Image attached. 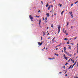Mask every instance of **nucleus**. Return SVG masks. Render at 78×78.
Returning <instances> with one entry per match:
<instances>
[{"instance_id": "nucleus-1", "label": "nucleus", "mask_w": 78, "mask_h": 78, "mask_svg": "<svg viewBox=\"0 0 78 78\" xmlns=\"http://www.w3.org/2000/svg\"><path fill=\"white\" fill-rule=\"evenodd\" d=\"M65 53H66V54L67 55H68V56H72V54H69V53H67V52H66V51H65Z\"/></svg>"}, {"instance_id": "nucleus-2", "label": "nucleus", "mask_w": 78, "mask_h": 78, "mask_svg": "<svg viewBox=\"0 0 78 78\" xmlns=\"http://www.w3.org/2000/svg\"><path fill=\"white\" fill-rule=\"evenodd\" d=\"M58 34H59V33L60 32V30H61V27H60V26L58 25Z\"/></svg>"}, {"instance_id": "nucleus-3", "label": "nucleus", "mask_w": 78, "mask_h": 78, "mask_svg": "<svg viewBox=\"0 0 78 78\" xmlns=\"http://www.w3.org/2000/svg\"><path fill=\"white\" fill-rule=\"evenodd\" d=\"M29 17H30V19L31 20V21H32V22H33V17L31 16V15H30Z\"/></svg>"}, {"instance_id": "nucleus-4", "label": "nucleus", "mask_w": 78, "mask_h": 78, "mask_svg": "<svg viewBox=\"0 0 78 78\" xmlns=\"http://www.w3.org/2000/svg\"><path fill=\"white\" fill-rule=\"evenodd\" d=\"M38 45H40V46H41V45H42V43H40L39 42H38Z\"/></svg>"}, {"instance_id": "nucleus-5", "label": "nucleus", "mask_w": 78, "mask_h": 78, "mask_svg": "<svg viewBox=\"0 0 78 78\" xmlns=\"http://www.w3.org/2000/svg\"><path fill=\"white\" fill-rule=\"evenodd\" d=\"M42 32H43V36H44V35L45 34V33L44 31H43Z\"/></svg>"}, {"instance_id": "nucleus-6", "label": "nucleus", "mask_w": 78, "mask_h": 78, "mask_svg": "<svg viewBox=\"0 0 78 78\" xmlns=\"http://www.w3.org/2000/svg\"><path fill=\"white\" fill-rule=\"evenodd\" d=\"M46 15H47L48 17H49L50 16V14H49V13H47L46 14Z\"/></svg>"}, {"instance_id": "nucleus-7", "label": "nucleus", "mask_w": 78, "mask_h": 78, "mask_svg": "<svg viewBox=\"0 0 78 78\" xmlns=\"http://www.w3.org/2000/svg\"><path fill=\"white\" fill-rule=\"evenodd\" d=\"M49 5H48V3H47L46 6V8H47V7H48V6Z\"/></svg>"}, {"instance_id": "nucleus-8", "label": "nucleus", "mask_w": 78, "mask_h": 78, "mask_svg": "<svg viewBox=\"0 0 78 78\" xmlns=\"http://www.w3.org/2000/svg\"><path fill=\"white\" fill-rule=\"evenodd\" d=\"M41 20H39V25H41Z\"/></svg>"}, {"instance_id": "nucleus-9", "label": "nucleus", "mask_w": 78, "mask_h": 78, "mask_svg": "<svg viewBox=\"0 0 78 78\" xmlns=\"http://www.w3.org/2000/svg\"><path fill=\"white\" fill-rule=\"evenodd\" d=\"M72 65H70V66H69V67L68 68V69H70V68H71V67H72Z\"/></svg>"}, {"instance_id": "nucleus-10", "label": "nucleus", "mask_w": 78, "mask_h": 78, "mask_svg": "<svg viewBox=\"0 0 78 78\" xmlns=\"http://www.w3.org/2000/svg\"><path fill=\"white\" fill-rule=\"evenodd\" d=\"M58 5H60V7H61L62 6V4H61L60 3L58 4Z\"/></svg>"}, {"instance_id": "nucleus-11", "label": "nucleus", "mask_w": 78, "mask_h": 78, "mask_svg": "<svg viewBox=\"0 0 78 78\" xmlns=\"http://www.w3.org/2000/svg\"><path fill=\"white\" fill-rule=\"evenodd\" d=\"M64 49V51H66V47H65Z\"/></svg>"}, {"instance_id": "nucleus-12", "label": "nucleus", "mask_w": 78, "mask_h": 78, "mask_svg": "<svg viewBox=\"0 0 78 78\" xmlns=\"http://www.w3.org/2000/svg\"><path fill=\"white\" fill-rule=\"evenodd\" d=\"M55 55H56V56H58L59 55H58V54L55 53Z\"/></svg>"}, {"instance_id": "nucleus-13", "label": "nucleus", "mask_w": 78, "mask_h": 78, "mask_svg": "<svg viewBox=\"0 0 78 78\" xmlns=\"http://www.w3.org/2000/svg\"><path fill=\"white\" fill-rule=\"evenodd\" d=\"M64 11H62V12L61 13V14L62 15V14H63V13H64Z\"/></svg>"}, {"instance_id": "nucleus-14", "label": "nucleus", "mask_w": 78, "mask_h": 78, "mask_svg": "<svg viewBox=\"0 0 78 78\" xmlns=\"http://www.w3.org/2000/svg\"><path fill=\"white\" fill-rule=\"evenodd\" d=\"M66 23L67 24L66 25V27H67V25H69V22H67Z\"/></svg>"}, {"instance_id": "nucleus-15", "label": "nucleus", "mask_w": 78, "mask_h": 78, "mask_svg": "<svg viewBox=\"0 0 78 78\" xmlns=\"http://www.w3.org/2000/svg\"><path fill=\"white\" fill-rule=\"evenodd\" d=\"M69 13H70V15H71V14H72V12H69Z\"/></svg>"}, {"instance_id": "nucleus-16", "label": "nucleus", "mask_w": 78, "mask_h": 78, "mask_svg": "<svg viewBox=\"0 0 78 78\" xmlns=\"http://www.w3.org/2000/svg\"><path fill=\"white\" fill-rule=\"evenodd\" d=\"M50 6H49L48 7V10H49L50 9Z\"/></svg>"}, {"instance_id": "nucleus-17", "label": "nucleus", "mask_w": 78, "mask_h": 78, "mask_svg": "<svg viewBox=\"0 0 78 78\" xmlns=\"http://www.w3.org/2000/svg\"><path fill=\"white\" fill-rule=\"evenodd\" d=\"M65 41H66V40H68V39H67V38H66L64 39Z\"/></svg>"}, {"instance_id": "nucleus-18", "label": "nucleus", "mask_w": 78, "mask_h": 78, "mask_svg": "<svg viewBox=\"0 0 78 78\" xmlns=\"http://www.w3.org/2000/svg\"><path fill=\"white\" fill-rule=\"evenodd\" d=\"M51 28H53V24L51 25Z\"/></svg>"}, {"instance_id": "nucleus-19", "label": "nucleus", "mask_w": 78, "mask_h": 78, "mask_svg": "<svg viewBox=\"0 0 78 78\" xmlns=\"http://www.w3.org/2000/svg\"><path fill=\"white\" fill-rule=\"evenodd\" d=\"M62 44V43H61V44H59V45H57V47H58V46H59L60 47L61 46V44Z\"/></svg>"}, {"instance_id": "nucleus-20", "label": "nucleus", "mask_w": 78, "mask_h": 78, "mask_svg": "<svg viewBox=\"0 0 78 78\" xmlns=\"http://www.w3.org/2000/svg\"><path fill=\"white\" fill-rule=\"evenodd\" d=\"M55 37L53 39H52V41H54V40H55Z\"/></svg>"}, {"instance_id": "nucleus-21", "label": "nucleus", "mask_w": 78, "mask_h": 78, "mask_svg": "<svg viewBox=\"0 0 78 78\" xmlns=\"http://www.w3.org/2000/svg\"><path fill=\"white\" fill-rule=\"evenodd\" d=\"M64 33H65V34H66V33H67V31L65 30L64 32Z\"/></svg>"}, {"instance_id": "nucleus-22", "label": "nucleus", "mask_w": 78, "mask_h": 78, "mask_svg": "<svg viewBox=\"0 0 78 78\" xmlns=\"http://www.w3.org/2000/svg\"><path fill=\"white\" fill-rule=\"evenodd\" d=\"M78 3V1L75 2H74L75 4H76V3Z\"/></svg>"}, {"instance_id": "nucleus-23", "label": "nucleus", "mask_w": 78, "mask_h": 78, "mask_svg": "<svg viewBox=\"0 0 78 78\" xmlns=\"http://www.w3.org/2000/svg\"><path fill=\"white\" fill-rule=\"evenodd\" d=\"M51 59L52 60H53V59H55V58H54V57H53V58H51Z\"/></svg>"}, {"instance_id": "nucleus-24", "label": "nucleus", "mask_w": 78, "mask_h": 78, "mask_svg": "<svg viewBox=\"0 0 78 78\" xmlns=\"http://www.w3.org/2000/svg\"><path fill=\"white\" fill-rule=\"evenodd\" d=\"M35 17H38V18H39V16H36Z\"/></svg>"}, {"instance_id": "nucleus-25", "label": "nucleus", "mask_w": 78, "mask_h": 78, "mask_svg": "<svg viewBox=\"0 0 78 78\" xmlns=\"http://www.w3.org/2000/svg\"><path fill=\"white\" fill-rule=\"evenodd\" d=\"M49 59H50V60H51V58H48Z\"/></svg>"}, {"instance_id": "nucleus-26", "label": "nucleus", "mask_w": 78, "mask_h": 78, "mask_svg": "<svg viewBox=\"0 0 78 78\" xmlns=\"http://www.w3.org/2000/svg\"><path fill=\"white\" fill-rule=\"evenodd\" d=\"M73 61V63H74V62H75V60H73V61Z\"/></svg>"}, {"instance_id": "nucleus-27", "label": "nucleus", "mask_w": 78, "mask_h": 78, "mask_svg": "<svg viewBox=\"0 0 78 78\" xmlns=\"http://www.w3.org/2000/svg\"><path fill=\"white\" fill-rule=\"evenodd\" d=\"M67 44H70V43H69V41H68L67 42Z\"/></svg>"}, {"instance_id": "nucleus-28", "label": "nucleus", "mask_w": 78, "mask_h": 78, "mask_svg": "<svg viewBox=\"0 0 78 78\" xmlns=\"http://www.w3.org/2000/svg\"><path fill=\"white\" fill-rule=\"evenodd\" d=\"M73 5V4H71V6H72Z\"/></svg>"}, {"instance_id": "nucleus-29", "label": "nucleus", "mask_w": 78, "mask_h": 78, "mask_svg": "<svg viewBox=\"0 0 78 78\" xmlns=\"http://www.w3.org/2000/svg\"><path fill=\"white\" fill-rule=\"evenodd\" d=\"M67 70H66V72L64 73L65 74H66V73H67Z\"/></svg>"}, {"instance_id": "nucleus-30", "label": "nucleus", "mask_w": 78, "mask_h": 78, "mask_svg": "<svg viewBox=\"0 0 78 78\" xmlns=\"http://www.w3.org/2000/svg\"><path fill=\"white\" fill-rule=\"evenodd\" d=\"M71 60V58H70L69 59V60H68V62H69Z\"/></svg>"}, {"instance_id": "nucleus-31", "label": "nucleus", "mask_w": 78, "mask_h": 78, "mask_svg": "<svg viewBox=\"0 0 78 78\" xmlns=\"http://www.w3.org/2000/svg\"><path fill=\"white\" fill-rule=\"evenodd\" d=\"M69 49H71V47L70 46H69Z\"/></svg>"}, {"instance_id": "nucleus-32", "label": "nucleus", "mask_w": 78, "mask_h": 78, "mask_svg": "<svg viewBox=\"0 0 78 78\" xmlns=\"http://www.w3.org/2000/svg\"><path fill=\"white\" fill-rule=\"evenodd\" d=\"M64 58H65V59H67V58H68L67 57H64Z\"/></svg>"}, {"instance_id": "nucleus-33", "label": "nucleus", "mask_w": 78, "mask_h": 78, "mask_svg": "<svg viewBox=\"0 0 78 78\" xmlns=\"http://www.w3.org/2000/svg\"><path fill=\"white\" fill-rule=\"evenodd\" d=\"M41 2L42 5H43L44 4V3H43V2L41 1Z\"/></svg>"}, {"instance_id": "nucleus-34", "label": "nucleus", "mask_w": 78, "mask_h": 78, "mask_svg": "<svg viewBox=\"0 0 78 78\" xmlns=\"http://www.w3.org/2000/svg\"><path fill=\"white\" fill-rule=\"evenodd\" d=\"M65 56H66V55H65V54H64V55H63V57H64V58H65V57H66Z\"/></svg>"}, {"instance_id": "nucleus-35", "label": "nucleus", "mask_w": 78, "mask_h": 78, "mask_svg": "<svg viewBox=\"0 0 78 78\" xmlns=\"http://www.w3.org/2000/svg\"><path fill=\"white\" fill-rule=\"evenodd\" d=\"M45 20H47V18L46 17V18H45Z\"/></svg>"}, {"instance_id": "nucleus-36", "label": "nucleus", "mask_w": 78, "mask_h": 78, "mask_svg": "<svg viewBox=\"0 0 78 78\" xmlns=\"http://www.w3.org/2000/svg\"><path fill=\"white\" fill-rule=\"evenodd\" d=\"M76 38H77V37H75L74 38V40H75V39H76Z\"/></svg>"}, {"instance_id": "nucleus-37", "label": "nucleus", "mask_w": 78, "mask_h": 78, "mask_svg": "<svg viewBox=\"0 0 78 78\" xmlns=\"http://www.w3.org/2000/svg\"><path fill=\"white\" fill-rule=\"evenodd\" d=\"M44 22H45V23H47V20H45V21H44Z\"/></svg>"}, {"instance_id": "nucleus-38", "label": "nucleus", "mask_w": 78, "mask_h": 78, "mask_svg": "<svg viewBox=\"0 0 78 78\" xmlns=\"http://www.w3.org/2000/svg\"><path fill=\"white\" fill-rule=\"evenodd\" d=\"M73 61V58H72V59L71 60V61Z\"/></svg>"}, {"instance_id": "nucleus-39", "label": "nucleus", "mask_w": 78, "mask_h": 78, "mask_svg": "<svg viewBox=\"0 0 78 78\" xmlns=\"http://www.w3.org/2000/svg\"><path fill=\"white\" fill-rule=\"evenodd\" d=\"M75 64L74 63L73 64V66H75Z\"/></svg>"}, {"instance_id": "nucleus-40", "label": "nucleus", "mask_w": 78, "mask_h": 78, "mask_svg": "<svg viewBox=\"0 0 78 78\" xmlns=\"http://www.w3.org/2000/svg\"><path fill=\"white\" fill-rule=\"evenodd\" d=\"M62 73V72H60L59 73H60V74H61V73Z\"/></svg>"}, {"instance_id": "nucleus-41", "label": "nucleus", "mask_w": 78, "mask_h": 78, "mask_svg": "<svg viewBox=\"0 0 78 78\" xmlns=\"http://www.w3.org/2000/svg\"><path fill=\"white\" fill-rule=\"evenodd\" d=\"M74 63L75 64H76V62H75Z\"/></svg>"}, {"instance_id": "nucleus-42", "label": "nucleus", "mask_w": 78, "mask_h": 78, "mask_svg": "<svg viewBox=\"0 0 78 78\" xmlns=\"http://www.w3.org/2000/svg\"><path fill=\"white\" fill-rule=\"evenodd\" d=\"M67 64H68V63H66L65 64V65H67Z\"/></svg>"}, {"instance_id": "nucleus-43", "label": "nucleus", "mask_w": 78, "mask_h": 78, "mask_svg": "<svg viewBox=\"0 0 78 78\" xmlns=\"http://www.w3.org/2000/svg\"><path fill=\"white\" fill-rule=\"evenodd\" d=\"M77 67H78V63H77Z\"/></svg>"}, {"instance_id": "nucleus-44", "label": "nucleus", "mask_w": 78, "mask_h": 78, "mask_svg": "<svg viewBox=\"0 0 78 78\" xmlns=\"http://www.w3.org/2000/svg\"><path fill=\"white\" fill-rule=\"evenodd\" d=\"M71 16H72V18H73V15H71Z\"/></svg>"}, {"instance_id": "nucleus-45", "label": "nucleus", "mask_w": 78, "mask_h": 78, "mask_svg": "<svg viewBox=\"0 0 78 78\" xmlns=\"http://www.w3.org/2000/svg\"><path fill=\"white\" fill-rule=\"evenodd\" d=\"M73 66H72L71 67V69H73Z\"/></svg>"}, {"instance_id": "nucleus-46", "label": "nucleus", "mask_w": 78, "mask_h": 78, "mask_svg": "<svg viewBox=\"0 0 78 78\" xmlns=\"http://www.w3.org/2000/svg\"><path fill=\"white\" fill-rule=\"evenodd\" d=\"M50 37H49L48 38V39H50Z\"/></svg>"}, {"instance_id": "nucleus-47", "label": "nucleus", "mask_w": 78, "mask_h": 78, "mask_svg": "<svg viewBox=\"0 0 78 78\" xmlns=\"http://www.w3.org/2000/svg\"><path fill=\"white\" fill-rule=\"evenodd\" d=\"M55 50H58V48H57L55 49Z\"/></svg>"}, {"instance_id": "nucleus-48", "label": "nucleus", "mask_w": 78, "mask_h": 78, "mask_svg": "<svg viewBox=\"0 0 78 78\" xmlns=\"http://www.w3.org/2000/svg\"><path fill=\"white\" fill-rule=\"evenodd\" d=\"M48 28H49L48 27L47 28V30H48Z\"/></svg>"}, {"instance_id": "nucleus-49", "label": "nucleus", "mask_w": 78, "mask_h": 78, "mask_svg": "<svg viewBox=\"0 0 78 78\" xmlns=\"http://www.w3.org/2000/svg\"><path fill=\"white\" fill-rule=\"evenodd\" d=\"M66 35H68V34L67 33L66 34Z\"/></svg>"}, {"instance_id": "nucleus-50", "label": "nucleus", "mask_w": 78, "mask_h": 78, "mask_svg": "<svg viewBox=\"0 0 78 78\" xmlns=\"http://www.w3.org/2000/svg\"><path fill=\"white\" fill-rule=\"evenodd\" d=\"M51 7L52 8L53 7V5H51Z\"/></svg>"}, {"instance_id": "nucleus-51", "label": "nucleus", "mask_w": 78, "mask_h": 78, "mask_svg": "<svg viewBox=\"0 0 78 78\" xmlns=\"http://www.w3.org/2000/svg\"><path fill=\"white\" fill-rule=\"evenodd\" d=\"M63 68H65V66H64L63 67Z\"/></svg>"}, {"instance_id": "nucleus-52", "label": "nucleus", "mask_w": 78, "mask_h": 78, "mask_svg": "<svg viewBox=\"0 0 78 78\" xmlns=\"http://www.w3.org/2000/svg\"><path fill=\"white\" fill-rule=\"evenodd\" d=\"M43 20H44V18H43Z\"/></svg>"}, {"instance_id": "nucleus-53", "label": "nucleus", "mask_w": 78, "mask_h": 78, "mask_svg": "<svg viewBox=\"0 0 78 78\" xmlns=\"http://www.w3.org/2000/svg\"><path fill=\"white\" fill-rule=\"evenodd\" d=\"M75 78H78V77L76 76Z\"/></svg>"}, {"instance_id": "nucleus-54", "label": "nucleus", "mask_w": 78, "mask_h": 78, "mask_svg": "<svg viewBox=\"0 0 78 78\" xmlns=\"http://www.w3.org/2000/svg\"><path fill=\"white\" fill-rule=\"evenodd\" d=\"M62 53H63V50H62Z\"/></svg>"}, {"instance_id": "nucleus-55", "label": "nucleus", "mask_w": 78, "mask_h": 78, "mask_svg": "<svg viewBox=\"0 0 78 78\" xmlns=\"http://www.w3.org/2000/svg\"><path fill=\"white\" fill-rule=\"evenodd\" d=\"M54 15H55V16H56V14H54Z\"/></svg>"}, {"instance_id": "nucleus-56", "label": "nucleus", "mask_w": 78, "mask_h": 78, "mask_svg": "<svg viewBox=\"0 0 78 78\" xmlns=\"http://www.w3.org/2000/svg\"><path fill=\"white\" fill-rule=\"evenodd\" d=\"M41 40H42V37H41Z\"/></svg>"}, {"instance_id": "nucleus-57", "label": "nucleus", "mask_w": 78, "mask_h": 78, "mask_svg": "<svg viewBox=\"0 0 78 78\" xmlns=\"http://www.w3.org/2000/svg\"><path fill=\"white\" fill-rule=\"evenodd\" d=\"M65 76H67V74L65 75Z\"/></svg>"}, {"instance_id": "nucleus-58", "label": "nucleus", "mask_w": 78, "mask_h": 78, "mask_svg": "<svg viewBox=\"0 0 78 78\" xmlns=\"http://www.w3.org/2000/svg\"><path fill=\"white\" fill-rule=\"evenodd\" d=\"M44 49H45V47H44Z\"/></svg>"}, {"instance_id": "nucleus-59", "label": "nucleus", "mask_w": 78, "mask_h": 78, "mask_svg": "<svg viewBox=\"0 0 78 78\" xmlns=\"http://www.w3.org/2000/svg\"><path fill=\"white\" fill-rule=\"evenodd\" d=\"M38 12H40V10H39Z\"/></svg>"}, {"instance_id": "nucleus-60", "label": "nucleus", "mask_w": 78, "mask_h": 78, "mask_svg": "<svg viewBox=\"0 0 78 78\" xmlns=\"http://www.w3.org/2000/svg\"><path fill=\"white\" fill-rule=\"evenodd\" d=\"M71 27V28H73L72 26Z\"/></svg>"}, {"instance_id": "nucleus-61", "label": "nucleus", "mask_w": 78, "mask_h": 78, "mask_svg": "<svg viewBox=\"0 0 78 78\" xmlns=\"http://www.w3.org/2000/svg\"><path fill=\"white\" fill-rule=\"evenodd\" d=\"M49 34V33H48V34L47 35H48V34Z\"/></svg>"}, {"instance_id": "nucleus-62", "label": "nucleus", "mask_w": 78, "mask_h": 78, "mask_svg": "<svg viewBox=\"0 0 78 78\" xmlns=\"http://www.w3.org/2000/svg\"><path fill=\"white\" fill-rule=\"evenodd\" d=\"M66 61H67V59L66 58Z\"/></svg>"}, {"instance_id": "nucleus-63", "label": "nucleus", "mask_w": 78, "mask_h": 78, "mask_svg": "<svg viewBox=\"0 0 78 78\" xmlns=\"http://www.w3.org/2000/svg\"><path fill=\"white\" fill-rule=\"evenodd\" d=\"M48 49V48H46V50H47Z\"/></svg>"}, {"instance_id": "nucleus-64", "label": "nucleus", "mask_w": 78, "mask_h": 78, "mask_svg": "<svg viewBox=\"0 0 78 78\" xmlns=\"http://www.w3.org/2000/svg\"><path fill=\"white\" fill-rule=\"evenodd\" d=\"M42 50H43H43H44V49H42Z\"/></svg>"}]
</instances>
